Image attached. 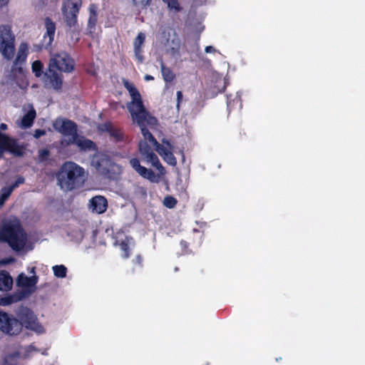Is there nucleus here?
<instances>
[{"label": "nucleus", "instance_id": "13", "mask_svg": "<svg viewBox=\"0 0 365 365\" xmlns=\"http://www.w3.org/2000/svg\"><path fill=\"white\" fill-rule=\"evenodd\" d=\"M139 151L144 160L148 163L156 168L158 170L163 169L158 156L152 151L151 148L148 145L145 140H140L139 142Z\"/></svg>", "mask_w": 365, "mask_h": 365}, {"label": "nucleus", "instance_id": "17", "mask_svg": "<svg viewBox=\"0 0 365 365\" xmlns=\"http://www.w3.org/2000/svg\"><path fill=\"white\" fill-rule=\"evenodd\" d=\"M130 164L133 169L142 177L148 179L151 182H156L158 180L157 175L155 173L146 168L141 166L140 162L137 158H133L130 160Z\"/></svg>", "mask_w": 365, "mask_h": 365}, {"label": "nucleus", "instance_id": "32", "mask_svg": "<svg viewBox=\"0 0 365 365\" xmlns=\"http://www.w3.org/2000/svg\"><path fill=\"white\" fill-rule=\"evenodd\" d=\"M176 204L177 200L170 195L166 196L163 200V205L168 208H173Z\"/></svg>", "mask_w": 365, "mask_h": 365}, {"label": "nucleus", "instance_id": "34", "mask_svg": "<svg viewBox=\"0 0 365 365\" xmlns=\"http://www.w3.org/2000/svg\"><path fill=\"white\" fill-rule=\"evenodd\" d=\"M43 65L41 61H36L32 63V70L35 73L36 76L39 77L41 75V69Z\"/></svg>", "mask_w": 365, "mask_h": 365}, {"label": "nucleus", "instance_id": "3", "mask_svg": "<svg viewBox=\"0 0 365 365\" xmlns=\"http://www.w3.org/2000/svg\"><path fill=\"white\" fill-rule=\"evenodd\" d=\"M0 241L7 242L16 252L24 250L27 237L18 219L13 217L3 222L0 229Z\"/></svg>", "mask_w": 365, "mask_h": 365}, {"label": "nucleus", "instance_id": "28", "mask_svg": "<svg viewBox=\"0 0 365 365\" xmlns=\"http://www.w3.org/2000/svg\"><path fill=\"white\" fill-rule=\"evenodd\" d=\"M53 274L56 277L64 278L66 277L67 269L63 265H55L53 267Z\"/></svg>", "mask_w": 365, "mask_h": 365}, {"label": "nucleus", "instance_id": "39", "mask_svg": "<svg viewBox=\"0 0 365 365\" xmlns=\"http://www.w3.org/2000/svg\"><path fill=\"white\" fill-rule=\"evenodd\" d=\"M182 92L181 91H178L177 92V108H179V106H180V99L182 98Z\"/></svg>", "mask_w": 365, "mask_h": 365}, {"label": "nucleus", "instance_id": "2", "mask_svg": "<svg viewBox=\"0 0 365 365\" xmlns=\"http://www.w3.org/2000/svg\"><path fill=\"white\" fill-rule=\"evenodd\" d=\"M73 69V61L66 52H51L48 68L43 76L45 86L59 89L62 84V80L57 71L68 73Z\"/></svg>", "mask_w": 365, "mask_h": 365}, {"label": "nucleus", "instance_id": "16", "mask_svg": "<svg viewBox=\"0 0 365 365\" xmlns=\"http://www.w3.org/2000/svg\"><path fill=\"white\" fill-rule=\"evenodd\" d=\"M88 207L92 212L102 214L107 210V200L103 196L96 195L89 200Z\"/></svg>", "mask_w": 365, "mask_h": 365}, {"label": "nucleus", "instance_id": "15", "mask_svg": "<svg viewBox=\"0 0 365 365\" xmlns=\"http://www.w3.org/2000/svg\"><path fill=\"white\" fill-rule=\"evenodd\" d=\"M24 182V178L19 176L11 185H7L1 187L0 190V207H2L5 202L9 198L12 192Z\"/></svg>", "mask_w": 365, "mask_h": 365}, {"label": "nucleus", "instance_id": "30", "mask_svg": "<svg viewBox=\"0 0 365 365\" xmlns=\"http://www.w3.org/2000/svg\"><path fill=\"white\" fill-rule=\"evenodd\" d=\"M132 244H133V239L132 238H129V237H126L125 240L121 242V243L120 244V247L121 250L123 251H124L123 257L125 258L128 257L129 255H128V249L129 245H130Z\"/></svg>", "mask_w": 365, "mask_h": 365}, {"label": "nucleus", "instance_id": "36", "mask_svg": "<svg viewBox=\"0 0 365 365\" xmlns=\"http://www.w3.org/2000/svg\"><path fill=\"white\" fill-rule=\"evenodd\" d=\"M49 155V151L46 149L39 150V159L43 161L48 158Z\"/></svg>", "mask_w": 365, "mask_h": 365}, {"label": "nucleus", "instance_id": "10", "mask_svg": "<svg viewBox=\"0 0 365 365\" xmlns=\"http://www.w3.org/2000/svg\"><path fill=\"white\" fill-rule=\"evenodd\" d=\"M24 147L19 144L18 140L0 133V158L4 151H9L14 155L21 156Z\"/></svg>", "mask_w": 365, "mask_h": 365}, {"label": "nucleus", "instance_id": "37", "mask_svg": "<svg viewBox=\"0 0 365 365\" xmlns=\"http://www.w3.org/2000/svg\"><path fill=\"white\" fill-rule=\"evenodd\" d=\"M46 134V131L44 130H40V129H37L34 131V137L35 138H40L41 136H43Z\"/></svg>", "mask_w": 365, "mask_h": 365}, {"label": "nucleus", "instance_id": "1", "mask_svg": "<svg viewBox=\"0 0 365 365\" xmlns=\"http://www.w3.org/2000/svg\"><path fill=\"white\" fill-rule=\"evenodd\" d=\"M123 85L129 92L131 101L127 103V108L129 110L132 119L136 123L141 130L144 140L150 142L155 148L160 144L155 140L153 135L145 127V124L155 125L157 119L150 115L143 104L141 96L134 85L127 80H123Z\"/></svg>", "mask_w": 365, "mask_h": 365}, {"label": "nucleus", "instance_id": "35", "mask_svg": "<svg viewBox=\"0 0 365 365\" xmlns=\"http://www.w3.org/2000/svg\"><path fill=\"white\" fill-rule=\"evenodd\" d=\"M96 21H97V14L90 15L88 22V26L90 33H91L92 29H94Z\"/></svg>", "mask_w": 365, "mask_h": 365}, {"label": "nucleus", "instance_id": "44", "mask_svg": "<svg viewBox=\"0 0 365 365\" xmlns=\"http://www.w3.org/2000/svg\"><path fill=\"white\" fill-rule=\"evenodd\" d=\"M13 261H14V259L11 258V259L6 260L4 263V264H7V263H9V262H13Z\"/></svg>", "mask_w": 365, "mask_h": 365}, {"label": "nucleus", "instance_id": "22", "mask_svg": "<svg viewBox=\"0 0 365 365\" xmlns=\"http://www.w3.org/2000/svg\"><path fill=\"white\" fill-rule=\"evenodd\" d=\"M70 143L76 144L81 149H91L94 147L93 142L83 137L78 136V134L76 137H73V139Z\"/></svg>", "mask_w": 365, "mask_h": 365}, {"label": "nucleus", "instance_id": "24", "mask_svg": "<svg viewBox=\"0 0 365 365\" xmlns=\"http://www.w3.org/2000/svg\"><path fill=\"white\" fill-rule=\"evenodd\" d=\"M104 127L106 128V131L109 134L110 137L113 139V140L118 142L122 140V133L117 128H115L111 125H105Z\"/></svg>", "mask_w": 365, "mask_h": 365}, {"label": "nucleus", "instance_id": "7", "mask_svg": "<svg viewBox=\"0 0 365 365\" xmlns=\"http://www.w3.org/2000/svg\"><path fill=\"white\" fill-rule=\"evenodd\" d=\"M15 35L9 25H0V53L2 56L11 60L14 56Z\"/></svg>", "mask_w": 365, "mask_h": 365}, {"label": "nucleus", "instance_id": "27", "mask_svg": "<svg viewBox=\"0 0 365 365\" xmlns=\"http://www.w3.org/2000/svg\"><path fill=\"white\" fill-rule=\"evenodd\" d=\"M18 352H20V357L26 359L31 356L34 352H38V350L34 346L29 345L26 347L20 348Z\"/></svg>", "mask_w": 365, "mask_h": 365}, {"label": "nucleus", "instance_id": "41", "mask_svg": "<svg viewBox=\"0 0 365 365\" xmlns=\"http://www.w3.org/2000/svg\"><path fill=\"white\" fill-rule=\"evenodd\" d=\"M205 51L206 53H212V52H215V49L214 48V47H212L211 46H208L205 48Z\"/></svg>", "mask_w": 365, "mask_h": 365}, {"label": "nucleus", "instance_id": "33", "mask_svg": "<svg viewBox=\"0 0 365 365\" xmlns=\"http://www.w3.org/2000/svg\"><path fill=\"white\" fill-rule=\"evenodd\" d=\"M163 1L167 4L170 9L173 10L175 12L179 11L180 7L178 0H163Z\"/></svg>", "mask_w": 365, "mask_h": 365}, {"label": "nucleus", "instance_id": "42", "mask_svg": "<svg viewBox=\"0 0 365 365\" xmlns=\"http://www.w3.org/2000/svg\"><path fill=\"white\" fill-rule=\"evenodd\" d=\"M0 129H1V130H6V129H7V125H6V124H5V123H1V124L0 125Z\"/></svg>", "mask_w": 365, "mask_h": 365}, {"label": "nucleus", "instance_id": "31", "mask_svg": "<svg viewBox=\"0 0 365 365\" xmlns=\"http://www.w3.org/2000/svg\"><path fill=\"white\" fill-rule=\"evenodd\" d=\"M134 6L140 9H146L151 4L152 0H131Z\"/></svg>", "mask_w": 365, "mask_h": 365}, {"label": "nucleus", "instance_id": "21", "mask_svg": "<svg viewBox=\"0 0 365 365\" xmlns=\"http://www.w3.org/2000/svg\"><path fill=\"white\" fill-rule=\"evenodd\" d=\"M13 279L6 272H0V291H9L11 289Z\"/></svg>", "mask_w": 365, "mask_h": 365}, {"label": "nucleus", "instance_id": "29", "mask_svg": "<svg viewBox=\"0 0 365 365\" xmlns=\"http://www.w3.org/2000/svg\"><path fill=\"white\" fill-rule=\"evenodd\" d=\"M20 358V352L14 351L8 354L4 359L6 365H14L17 359Z\"/></svg>", "mask_w": 365, "mask_h": 365}, {"label": "nucleus", "instance_id": "25", "mask_svg": "<svg viewBox=\"0 0 365 365\" xmlns=\"http://www.w3.org/2000/svg\"><path fill=\"white\" fill-rule=\"evenodd\" d=\"M160 69L165 81L171 82L175 78L173 72L170 68L166 67L162 61H160Z\"/></svg>", "mask_w": 365, "mask_h": 365}, {"label": "nucleus", "instance_id": "11", "mask_svg": "<svg viewBox=\"0 0 365 365\" xmlns=\"http://www.w3.org/2000/svg\"><path fill=\"white\" fill-rule=\"evenodd\" d=\"M0 331L9 335L18 334L21 331V324L7 313L0 311Z\"/></svg>", "mask_w": 365, "mask_h": 365}, {"label": "nucleus", "instance_id": "23", "mask_svg": "<svg viewBox=\"0 0 365 365\" xmlns=\"http://www.w3.org/2000/svg\"><path fill=\"white\" fill-rule=\"evenodd\" d=\"M27 50H28V46L26 43H22L20 44L19 49H18L17 56L14 61L15 65H18L25 61L26 56H27Z\"/></svg>", "mask_w": 365, "mask_h": 365}, {"label": "nucleus", "instance_id": "43", "mask_svg": "<svg viewBox=\"0 0 365 365\" xmlns=\"http://www.w3.org/2000/svg\"><path fill=\"white\" fill-rule=\"evenodd\" d=\"M153 77L152 76H150V75H145V81H150V80H153Z\"/></svg>", "mask_w": 365, "mask_h": 365}, {"label": "nucleus", "instance_id": "4", "mask_svg": "<svg viewBox=\"0 0 365 365\" xmlns=\"http://www.w3.org/2000/svg\"><path fill=\"white\" fill-rule=\"evenodd\" d=\"M57 184L65 191L80 187L84 182V170L73 162L65 163L56 176Z\"/></svg>", "mask_w": 365, "mask_h": 365}, {"label": "nucleus", "instance_id": "5", "mask_svg": "<svg viewBox=\"0 0 365 365\" xmlns=\"http://www.w3.org/2000/svg\"><path fill=\"white\" fill-rule=\"evenodd\" d=\"M36 268L34 267L28 269V273L30 277L24 273H21L16 278V286L21 288V290L16 292L14 295L5 299L4 304H9L16 302L23 299L28 298L36 290V284L38 277L36 274Z\"/></svg>", "mask_w": 365, "mask_h": 365}, {"label": "nucleus", "instance_id": "19", "mask_svg": "<svg viewBox=\"0 0 365 365\" xmlns=\"http://www.w3.org/2000/svg\"><path fill=\"white\" fill-rule=\"evenodd\" d=\"M155 150L169 165H176V159L171 152L172 150H169L160 144V145H158V147L155 148Z\"/></svg>", "mask_w": 365, "mask_h": 365}, {"label": "nucleus", "instance_id": "40", "mask_svg": "<svg viewBox=\"0 0 365 365\" xmlns=\"http://www.w3.org/2000/svg\"><path fill=\"white\" fill-rule=\"evenodd\" d=\"M89 12H90V15L97 14H96V7L95 5H91V6L89 8Z\"/></svg>", "mask_w": 365, "mask_h": 365}, {"label": "nucleus", "instance_id": "26", "mask_svg": "<svg viewBox=\"0 0 365 365\" xmlns=\"http://www.w3.org/2000/svg\"><path fill=\"white\" fill-rule=\"evenodd\" d=\"M45 24L46 28V36L48 38V43L50 44L53 39L56 29L55 24L49 19H46Z\"/></svg>", "mask_w": 365, "mask_h": 365}, {"label": "nucleus", "instance_id": "8", "mask_svg": "<svg viewBox=\"0 0 365 365\" xmlns=\"http://www.w3.org/2000/svg\"><path fill=\"white\" fill-rule=\"evenodd\" d=\"M81 6V0H66L63 4L64 22L73 31L78 29L77 14Z\"/></svg>", "mask_w": 365, "mask_h": 365}, {"label": "nucleus", "instance_id": "45", "mask_svg": "<svg viewBox=\"0 0 365 365\" xmlns=\"http://www.w3.org/2000/svg\"><path fill=\"white\" fill-rule=\"evenodd\" d=\"M163 35H164V37L166 38L165 32V31L163 32Z\"/></svg>", "mask_w": 365, "mask_h": 365}, {"label": "nucleus", "instance_id": "9", "mask_svg": "<svg viewBox=\"0 0 365 365\" xmlns=\"http://www.w3.org/2000/svg\"><path fill=\"white\" fill-rule=\"evenodd\" d=\"M19 323L21 329L24 326L26 329L33 330L38 334L43 332V328L37 321L36 315L27 307H21L17 312Z\"/></svg>", "mask_w": 365, "mask_h": 365}, {"label": "nucleus", "instance_id": "12", "mask_svg": "<svg viewBox=\"0 0 365 365\" xmlns=\"http://www.w3.org/2000/svg\"><path fill=\"white\" fill-rule=\"evenodd\" d=\"M53 128L58 133L68 137L69 142L77 135L76 125L69 120L58 118L53 123Z\"/></svg>", "mask_w": 365, "mask_h": 365}, {"label": "nucleus", "instance_id": "6", "mask_svg": "<svg viewBox=\"0 0 365 365\" xmlns=\"http://www.w3.org/2000/svg\"><path fill=\"white\" fill-rule=\"evenodd\" d=\"M91 165L101 175L110 179H115L121 172V168L114 163L108 155L104 153L94 154L91 160Z\"/></svg>", "mask_w": 365, "mask_h": 365}, {"label": "nucleus", "instance_id": "20", "mask_svg": "<svg viewBox=\"0 0 365 365\" xmlns=\"http://www.w3.org/2000/svg\"><path fill=\"white\" fill-rule=\"evenodd\" d=\"M36 118V110L31 108L26 115L20 120L16 121V124L21 128H27L32 125Z\"/></svg>", "mask_w": 365, "mask_h": 365}, {"label": "nucleus", "instance_id": "14", "mask_svg": "<svg viewBox=\"0 0 365 365\" xmlns=\"http://www.w3.org/2000/svg\"><path fill=\"white\" fill-rule=\"evenodd\" d=\"M180 46V41L179 38L175 34L170 35L168 34V36L164 42L166 53L173 58H178L179 56Z\"/></svg>", "mask_w": 365, "mask_h": 365}, {"label": "nucleus", "instance_id": "18", "mask_svg": "<svg viewBox=\"0 0 365 365\" xmlns=\"http://www.w3.org/2000/svg\"><path fill=\"white\" fill-rule=\"evenodd\" d=\"M145 38L143 33H139L133 42L135 56L139 63H142L144 60L143 56L141 54V47L145 41Z\"/></svg>", "mask_w": 365, "mask_h": 365}, {"label": "nucleus", "instance_id": "38", "mask_svg": "<svg viewBox=\"0 0 365 365\" xmlns=\"http://www.w3.org/2000/svg\"><path fill=\"white\" fill-rule=\"evenodd\" d=\"M162 145H164L166 148H168L169 150H173V146L168 140L163 138L162 140Z\"/></svg>", "mask_w": 365, "mask_h": 365}]
</instances>
